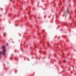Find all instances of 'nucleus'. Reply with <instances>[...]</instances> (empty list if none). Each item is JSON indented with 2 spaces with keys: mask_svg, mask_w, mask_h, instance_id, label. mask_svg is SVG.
<instances>
[{
  "mask_svg": "<svg viewBox=\"0 0 76 76\" xmlns=\"http://www.w3.org/2000/svg\"><path fill=\"white\" fill-rule=\"evenodd\" d=\"M66 60H64V61H63V62H64V63H66Z\"/></svg>",
  "mask_w": 76,
  "mask_h": 76,
  "instance_id": "nucleus-3",
  "label": "nucleus"
},
{
  "mask_svg": "<svg viewBox=\"0 0 76 76\" xmlns=\"http://www.w3.org/2000/svg\"><path fill=\"white\" fill-rule=\"evenodd\" d=\"M7 45H8V44H7Z\"/></svg>",
  "mask_w": 76,
  "mask_h": 76,
  "instance_id": "nucleus-4",
  "label": "nucleus"
},
{
  "mask_svg": "<svg viewBox=\"0 0 76 76\" xmlns=\"http://www.w3.org/2000/svg\"><path fill=\"white\" fill-rule=\"evenodd\" d=\"M2 48L3 49V51L2 52H0V54H1V53H2L3 56H5V55H6V49H5V46H3Z\"/></svg>",
  "mask_w": 76,
  "mask_h": 76,
  "instance_id": "nucleus-1",
  "label": "nucleus"
},
{
  "mask_svg": "<svg viewBox=\"0 0 76 76\" xmlns=\"http://www.w3.org/2000/svg\"><path fill=\"white\" fill-rule=\"evenodd\" d=\"M69 12V9H67V10H66V11H65L64 12V15H66L68 14Z\"/></svg>",
  "mask_w": 76,
  "mask_h": 76,
  "instance_id": "nucleus-2",
  "label": "nucleus"
}]
</instances>
